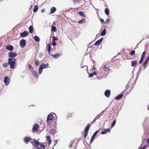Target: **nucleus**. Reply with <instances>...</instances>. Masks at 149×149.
<instances>
[{"label":"nucleus","instance_id":"1","mask_svg":"<svg viewBox=\"0 0 149 149\" xmlns=\"http://www.w3.org/2000/svg\"><path fill=\"white\" fill-rule=\"evenodd\" d=\"M31 143L34 147L37 148V149H45L46 147L45 145L40 143L38 141L35 139H34L33 142L31 141Z\"/></svg>","mask_w":149,"mask_h":149},{"label":"nucleus","instance_id":"2","mask_svg":"<svg viewBox=\"0 0 149 149\" xmlns=\"http://www.w3.org/2000/svg\"><path fill=\"white\" fill-rule=\"evenodd\" d=\"M16 59L14 58H9L8 59V64L10 65V68L14 69L16 65Z\"/></svg>","mask_w":149,"mask_h":149},{"label":"nucleus","instance_id":"3","mask_svg":"<svg viewBox=\"0 0 149 149\" xmlns=\"http://www.w3.org/2000/svg\"><path fill=\"white\" fill-rule=\"evenodd\" d=\"M104 74L103 73V71L100 69L99 71L98 72V74L97 75V79H100L103 78Z\"/></svg>","mask_w":149,"mask_h":149},{"label":"nucleus","instance_id":"4","mask_svg":"<svg viewBox=\"0 0 149 149\" xmlns=\"http://www.w3.org/2000/svg\"><path fill=\"white\" fill-rule=\"evenodd\" d=\"M100 70H103L104 72H106L108 73L110 70V69L109 67L107 66L106 65H102V66L100 68Z\"/></svg>","mask_w":149,"mask_h":149},{"label":"nucleus","instance_id":"5","mask_svg":"<svg viewBox=\"0 0 149 149\" xmlns=\"http://www.w3.org/2000/svg\"><path fill=\"white\" fill-rule=\"evenodd\" d=\"M144 128L145 129L146 128H148L149 127V120L148 118H146L143 124Z\"/></svg>","mask_w":149,"mask_h":149},{"label":"nucleus","instance_id":"6","mask_svg":"<svg viewBox=\"0 0 149 149\" xmlns=\"http://www.w3.org/2000/svg\"><path fill=\"white\" fill-rule=\"evenodd\" d=\"M32 140V139L30 136H26L23 139L24 142L26 144H28Z\"/></svg>","mask_w":149,"mask_h":149},{"label":"nucleus","instance_id":"7","mask_svg":"<svg viewBox=\"0 0 149 149\" xmlns=\"http://www.w3.org/2000/svg\"><path fill=\"white\" fill-rule=\"evenodd\" d=\"M4 82L5 84L7 86L8 85L10 82V79L7 76L5 77L4 79Z\"/></svg>","mask_w":149,"mask_h":149},{"label":"nucleus","instance_id":"8","mask_svg":"<svg viewBox=\"0 0 149 149\" xmlns=\"http://www.w3.org/2000/svg\"><path fill=\"white\" fill-rule=\"evenodd\" d=\"M20 45L22 48L24 47L26 45V41L25 40L22 39L20 42Z\"/></svg>","mask_w":149,"mask_h":149},{"label":"nucleus","instance_id":"9","mask_svg":"<svg viewBox=\"0 0 149 149\" xmlns=\"http://www.w3.org/2000/svg\"><path fill=\"white\" fill-rule=\"evenodd\" d=\"M17 55V54L13 52H10L8 54V57L12 58H14L16 57Z\"/></svg>","mask_w":149,"mask_h":149},{"label":"nucleus","instance_id":"10","mask_svg":"<svg viewBox=\"0 0 149 149\" xmlns=\"http://www.w3.org/2000/svg\"><path fill=\"white\" fill-rule=\"evenodd\" d=\"M29 34V33L27 31H25L23 32L20 33V36L22 38H24L28 36Z\"/></svg>","mask_w":149,"mask_h":149},{"label":"nucleus","instance_id":"11","mask_svg":"<svg viewBox=\"0 0 149 149\" xmlns=\"http://www.w3.org/2000/svg\"><path fill=\"white\" fill-rule=\"evenodd\" d=\"M99 132V131L98 130L96 131L93 134L92 136L90 141V143H91L93 141L95 137L96 136L97 134Z\"/></svg>","mask_w":149,"mask_h":149},{"label":"nucleus","instance_id":"12","mask_svg":"<svg viewBox=\"0 0 149 149\" xmlns=\"http://www.w3.org/2000/svg\"><path fill=\"white\" fill-rule=\"evenodd\" d=\"M39 128V125L37 123H35L33 125L32 128V130L33 131L37 132L38 130V128Z\"/></svg>","mask_w":149,"mask_h":149},{"label":"nucleus","instance_id":"13","mask_svg":"<svg viewBox=\"0 0 149 149\" xmlns=\"http://www.w3.org/2000/svg\"><path fill=\"white\" fill-rule=\"evenodd\" d=\"M53 119V115L52 114H50L48 115L47 118V121L48 124H49V121L52 120Z\"/></svg>","mask_w":149,"mask_h":149},{"label":"nucleus","instance_id":"14","mask_svg":"<svg viewBox=\"0 0 149 149\" xmlns=\"http://www.w3.org/2000/svg\"><path fill=\"white\" fill-rule=\"evenodd\" d=\"M111 91H110L109 90H106L104 93L105 96L107 97H109L110 95Z\"/></svg>","mask_w":149,"mask_h":149},{"label":"nucleus","instance_id":"15","mask_svg":"<svg viewBox=\"0 0 149 149\" xmlns=\"http://www.w3.org/2000/svg\"><path fill=\"white\" fill-rule=\"evenodd\" d=\"M111 131V130L109 128H107L104 130H102L101 134H105L106 133H107V132H110Z\"/></svg>","mask_w":149,"mask_h":149},{"label":"nucleus","instance_id":"16","mask_svg":"<svg viewBox=\"0 0 149 149\" xmlns=\"http://www.w3.org/2000/svg\"><path fill=\"white\" fill-rule=\"evenodd\" d=\"M6 49L7 50L12 51L13 50L14 48L13 46L10 45H8L6 46Z\"/></svg>","mask_w":149,"mask_h":149},{"label":"nucleus","instance_id":"17","mask_svg":"<svg viewBox=\"0 0 149 149\" xmlns=\"http://www.w3.org/2000/svg\"><path fill=\"white\" fill-rule=\"evenodd\" d=\"M31 72L32 73L33 75L36 78H38V75L37 72L34 70L33 71V72Z\"/></svg>","mask_w":149,"mask_h":149},{"label":"nucleus","instance_id":"18","mask_svg":"<svg viewBox=\"0 0 149 149\" xmlns=\"http://www.w3.org/2000/svg\"><path fill=\"white\" fill-rule=\"evenodd\" d=\"M149 60V56L147 57V58L145 61L143 63V67H144V69H145L146 64L147 63Z\"/></svg>","mask_w":149,"mask_h":149},{"label":"nucleus","instance_id":"19","mask_svg":"<svg viewBox=\"0 0 149 149\" xmlns=\"http://www.w3.org/2000/svg\"><path fill=\"white\" fill-rule=\"evenodd\" d=\"M47 45V49L48 53L49 54H50V52L51 51V45L50 43H49L48 45Z\"/></svg>","mask_w":149,"mask_h":149},{"label":"nucleus","instance_id":"20","mask_svg":"<svg viewBox=\"0 0 149 149\" xmlns=\"http://www.w3.org/2000/svg\"><path fill=\"white\" fill-rule=\"evenodd\" d=\"M137 62L136 60H134L131 61V66L132 67H135L137 65Z\"/></svg>","mask_w":149,"mask_h":149},{"label":"nucleus","instance_id":"21","mask_svg":"<svg viewBox=\"0 0 149 149\" xmlns=\"http://www.w3.org/2000/svg\"><path fill=\"white\" fill-rule=\"evenodd\" d=\"M61 55V54H57L55 55H51V56L54 57V58L56 59L59 58Z\"/></svg>","mask_w":149,"mask_h":149},{"label":"nucleus","instance_id":"22","mask_svg":"<svg viewBox=\"0 0 149 149\" xmlns=\"http://www.w3.org/2000/svg\"><path fill=\"white\" fill-rule=\"evenodd\" d=\"M91 125V124H88L86 127L85 129L84 130V132H88V131Z\"/></svg>","mask_w":149,"mask_h":149},{"label":"nucleus","instance_id":"23","mask_svg":"<svg viewBox=\"0 0 149 149\" xmlns=\"http://www.w3.org/2000/svg\"><path fill=\"white\" fill-rule=\"evenodd\" d=\"M123 94L122 93L118 95L115 97V99L116 100H119L123 96Z\"/></svg>","mask_w":149,"mask_h":149},{"label":"nucleus","instance_id":"24","mask_svg":"<svg viewBox=\"0 0 149 149\" xmlns=\"http://www.w3.org/2000/svg\"><path fill=\"white\" fill-rule=\"evenodd\" d=\"M48 65V64L47 63L45 64H44L43 63L41 64L40 65V67H41V68L43 69L45 68H46V66H47Z\"/></svg>","mask_w":149,"mask_h":149},{"label":"nucleus","instance_id":"25","mask_svg":"<svg viewBox=\"0 0 149 149\" xmlns=\"http://www.w3.org/2000/svg\"><path fill=\"white\" fill-rule=\"evenodd\" d=\"M46 139L49 143V145H50L52 143V141L51 140L50 136H47Z\"/></svg>","mask_w":149,"mask_h":149},{"label":"nucleus","instance_id":"26","mask_svg":"<svg viewBox=\"0 0 149 149\" xmlns=\"http://www.w3.org/2000/svg\"><path fill=\"white\" fill-rule=\"evenodd\" d=\"M56 10V8L54 7H52L50 10V13L52 14L54 13Z\"/></svg>","mask_w":149,"mask_h":149},{"label":"nucleus","instance_id":"27","mask_svg":"<svg viewBox=\"0 0 149 149\" xmlns=\"http://www.w3.org/2000/svg\"><path fill=\"white\" fill-rule=\"evenodd\" d=\"M33 38L36 42H39L40 41V38L37 36H34Z\"/></svg>","mask_w":149,"mask_h":149},{"label":"nucleus","instance_id":"28","mask_svg":"<svg viewBox=\"0 0 149 149\" xmlns=\"http://www.w3.org/2000/svg\"><path fill=\"white\" fill-rule=\"evenodd\" d=\"M85 19H83L79 21L78 22L79 24H84L85 23Z\"/></svg>","mask_w":149,"mask_h":149},{"label":"nucleus","instance_id":"29","mask_svg":"<svg viewBox=\"0 0 149 149\" xmlns=\"http://www.w3.org/2000/svg\"><path fill=\"white\" fill-rule=\"evenodd\" d=\"M28 68L31 71V72H33V71L34 70L33 67L30 64L28 65Z\"/></svg>","mask_w":149,"mask_h":149},{"label":"nucleus","instance_id":"30","mask_svg":"<svg viewBox=\"0 0 149 149\" xmlns=\"http://www.w3.org/2000/svg\"><path fill=\"white\" fill-rule=\"evenodd\" d=\"M106 33V30L105 29H104L101 32V35L102 36H104L105 35Z\"/></svg>","mask_w":149,"mask_h":149},{"label":"nucleus","instance_id":"31","mask_svg":"<svg viewBox=\"0 0 149 149\" xmlns=\"http://www.w3.org/2000/svg\"><path fill=\"white\" fill-rule=\"evenodd\" d=\"M29 32L32 33L33 31V27L32 26H30L29 28Z\"/></svg>","mask_w":149,"mask_h":149},{"label":"nucleus","instance_id":"32","mask_svg":"<svg viewBox=\"0 0 149 149\" xmlns=\"http://www.w3.org/2000/svg\"><path fill=\"white\" fill-rule=\"evenodd\" d=\"M116 119H114L111 124V128H113L115 125L116 123Z\"/></svg>","mask_w":149,"mask_h":149},{"label":"nucleus","instance_id":"33","mask_svg":"<svg viewBox=\"0 0 149 149\" xmlns=\"http://www.w3.org/2000/svg\"><path fill=\"white\" fill-rule=\"evenodd\" d=\"M39 63V61L38 60H35V64L36 66H38Z\"/></svg>","mask_w":149,"mask_h":149},{"label":"nucleus","instance_id":"34","mask_svg":"<svg viewBox=\"0 0 149 149\" xmlns=\"http://www.w3.org/2000/svg\"><path fill=\"white\" fill-rule=\"evenodd\" d=\"M109 11L107 8H106L105 9V13L107 15H108L109 14Z\"/></svg>","mask_w":149,"mask_h":149},{"label":"nucleus","instance_id":"35","mask_svg":"<svg viewBox=\"0 0 149 149\" xmlns=\"http://www.w3.org/2000/svg\"><path fill=\"white\" fill-rule=\"evenodd\" d=\"M38 9V6L37 5L35 6L33 10V12L34 13H36Z\"/></svg>","mask_w":149,"mask_h":149},{"label":"nucleus","instance_id":"36","mask_svg":"<svg viewBox=\"0 0 149 149\" xmlns=\"http://www.w3.org/2000/svg\"><path fill=\"white\" fill-rule=\"evenodd\" d=\"M8 63H5L3 64L2 66L4 68H6L8 67Z\"/></svg>","mask_w":149,"mask_h":149},{"label":"nucleus","instance_id":"37","mask_svg":"<svg viewBox=\"0 0 149 149\" xmlns=\"http://www.w3.org/2000/svg\"><path fill=\"white\" fill-rule=\"evenodd\" d=\"M79 14L82 17H85L86 16V15L83 12L80 11L79 12Z\"/></svg>","mask_w":149,"mask_h":149},{"label":"nucleus","instance_id":"38","mask_svg":"<svg viewBox=\"0 0 149 149\" xmlns=\"http://www.w3.org/2000/svg\"><path fill=\"white\" fill-rule=\"evenodd\" d=\"M82 1H84V0H75L74 1V3H80Z\"/></svg>","mask_w":149,"mask_h":149},{"label":"nucleus","instance_id":"39","mask_svg":"<svg viewBox=\"0 0 149 149\" xmlns=\"http://www.w3.org/2000/svg\"><path fill=\"white\" fill-rule=\"evenodd\" d=\"M42 70H43V69H42L41 68V67H39V70H38V72H39V74H41L42 73Z\"/></svg>","mask_w":149,"mask_h":149},{"label":"nucleus","instance_id":"40","mask_svg":"<svg viewBox=\"0 0 149 149\" xmlns=\"http://www.w3.org/2000/svg\"><path fill=\"white\" fill-rule=\"evenodd\" d=\"M52 31L55 32L56 31V27L54 26H52Z\"/></svg>","mask_w":149,"mask_h":149},{"label":"nucleus","instance_id":"41","mask_svg":"<svg viewBox=\"0 0 149 149\" xmlns=\"http://www.w3.org/2000/svg\"><path fill=\"white\" fill-rule=\"evenodd\" d=\"M145 54H146V52H145V51H144L142 53V55H141V58H144V57H145Z\"/></svg>","mask_w":149,"mask_h":149},{"label":"nucleus","instance_id":"42","mask_svg":"<svg viewBox=\"0 0 149 149\" xmlns=\"http://www.w3.org/2000/svg\"><path fill=\"white\" fill-rule=\"evenodd\" d=\"M135 51L134 50L130 52V54L131 55H133L135 54Z\"/></svg>","mask_w":149,"mask_h":149},{"label":"nucleus","instance_id":"43","mask_svg":"<svg viewBox=\"0 0 149 149\" xmlns=\"http://www.w3.org/2000/svg\"><path fill=\"white\" fill-rule=\"evenodd\" d=\"M100 43V42L99 41V40H98L95 42L94 45H98Z\"/></svg>","mask_w":149,"mask_h":149},{"label":"nucleus","instance_id":"44","mask_svg":"<svg viewBox=\"0 0 149 149\" xmlns=\"http://www.w3.org/2000/svg\"><path fill=\"white\" fill-rule=\"evenodd\" d=\"M72 116V113H68V114L67 115V117H71Z\"/></svg>","mask_w":149,"mask_h":149},{"label":"nucleus","instance_id":"45","mask_svg":"<svg viewBox=\"0 0 149 149\" xmlns=\"http://www.w3.org/2000/svg\"><path fill=\"white\" fill-rule=\"evenodd\" d=\"M57 38L55 37L54 36L52 37V40L53 41H54L55 40H57Z\"/></svg>","mask_w":149,"mask_h":149},{"label":"nucleus","instance_id":"46","mask_svg":"<svg viewBox=\"0 0 149 149\" xmlns=\"http://www.w3.org/2000/svg\"><path fill=\"white\" fill-rule=\"evenodd\" d=\"M88 133V132H85L84 134V137L85 138H86V137Z\"/></svg>","mask_w":149,"mask_h":149},{"label":"nucleus","instance_id":"47","mask_svg":"<svg viewBox=\"0 0 149 149\" xmlns=\"http://www.w3.org/2000/svg\"><path fill=\"white\" fill-rule=\"evenodd\" d=\"M143 58H141L139 62V63L140 64H141L143 60Z\"/></svg>","mask_w":149,"mask_h":149},{"label":"nucleus","instance_id":"48","mask_svg":"<svg viewBox=\"0 0 149 149\" xmlns=\"http://www.w3.org/2000/svg\"><path fill=\"white\" fill-rule=\"evenodd\" d=\"M94 76L93 73H90L89 74V77H92Z\"/></svg>","mask_w":149,"mask_h":149},{"label":"nucleus","instance_id":"49","mask_svg":"<svg viewBox=\"0 0 149 149\" xmlns=\"http://www.w3.org/2000/svg\"><path fill=\"white\" fill-rule=\"evenodd\" d=\"M45 8H43L41 10V12L42 13H43L45 12Z\"/></svg>","mask_w":149,"mask_h":149},{"label":"nucleus","instance_id":"50","mask_svg":"<svg viewBox=\"0 0 149 149\" xmlns=\"http://www.w3.org/2000/svg\"><path fill=\"white\" fill-rule=\"evenodd\" d=\"M109 21V19H107L105 21V23H108Z\"/></svg>","mask_w":149,"mask_h":149},{"label":"nucleus","instance_id":"51","mask_svg":"<svg viewBox=\"0 0 149 149\" xmlns=\"http://www.w3.org/2000/svg\"><path fill=\"white\" fill-rule=\"evenodd\" d=\"M52 44L53 45L55 46L56 45V43L55 42H52Z\"/></svg>","mask_w":149,"mask_h":149},{"label":"nucleus","instance_id":"52","mask_svg":"<svg viewBox=\"0 0 149 149\" xmlns=\"http://www.w3.org/2000/svg\"><path fill=\"white\" fill-rule=\"evenodd\" d=\"M103 40V38H102L98 40L100 42H101Z\"/></svg>","mask_w":149,"mask_h":149},{"label":"nucleus","instance_id":"53","mask_svg":"<svg viewBox=\"0 0 149 149\" xmlns=\"http://www.w3.org/2000/svg\"><path fill=\"white\" fill-rule=\"evenodd\" d=\"M93 74L94 75H97V74H98V72L97 73L95 71H94L93 72Z\"/></svg>","mask_w":149,"mask_h":149},{"label":"nucleus","instance_id":"54","mask_svg":"<svg viewBox=\"0 0 149 149\" xmlns=\"http://www.w3.org/2000/svg\"><path fill=\"white\" fill-rule=\"evenodd\" d=\"M147 147V146L146 145L144 147H143V148H141L140 149H145Z\"/></svg>","mask_w":149,"mask_h":149},{"label":"nucleus","instance_id":"55","mask_svg":"<svg viewBox=\"0 0 149 149\" xmlns=\"http://www.w3.org/2000/svg\"><path fill=\"white\" fill-rule=\"evenodd\" d=\"M99 117H100L98 115H97V116L95 118L97 120V119H99Z\"/></svg>","mask_w":149,"mask_h":149},{"label":"nucleus","instance_id":"56","mask_svg":"<svg viewBox=\"0 0 149 149\" xmlns=\"http://www.w3.org/2000/svg\"><path fill=\"white\" fill-rule=\"evenodd\" d=\"M100 22L102 23V22H104V20L103 19H100Z\"/></svg>","mask_w":149,"mask_h":149},{"label":"nucleus","instance_id":"57","mask_svg":"<svg viewBox=\"0 0 149 149\" xmlns=\"http://www.w3.org/2000/svg\"><path fill=\"white\" fill-rule=\"evenodd\" d=\"M96 120H97L95 118V119L93 120V122H92L91 124H93L95 123Z\"/></svg>","mask_w":149,"mask_h":149},{"label":"nucleus","instance_id":"58","mask_svg":"<svg viewBox=\"0 0 149 149\" xmlns=\"http://www.w3.org/2000/svg\"><path fill=\"white\" fill-rule=\"evenodd\" d=\"M102 112H101L99 115H98L99 116V117H100V116H102Z\"/></svg>","mask_w":149,"mask_h":149},{"label":"nucleus","instance_id":"59","mask_svg":"<svg viewBox=\"0 0 149 149\" xmlns=\"http://www.w3.org/2000/svg\"><path fill=\"white\" fill-rule=\"evenodd\" d=\"M147 142L148 144H149V138L148 139L147 141Z\"/></svg>","mask_w":149,"mask_h":149},{"label":"nucleus","instance_id":"60","mask_svg":"<svg viewBox=\"0 0 149 149\" xmlns=\"http://www.w3.org/2000/svg\"><path fill=\"white\" fill-rule=\"evenodd\" d=\"M72 144L70 143V145L69 146V147L70 148H72Z\"/></svg>","mask_w":149,"mask_h":149},{"label":"nucleus","instance_id":"61","mask_svg":"<svg viewBox=\"0 0 149 149\" xmlns=\"http://www.w3.org/2000/svg\"><path fill=\"white\" fill-rule=\"evenodd\" d=\"M53 130H50V133H53L54 134V132H53Z\"/></svg>","mask_w":149,"mask_h":149},{"label":"nucleus","instance_id":"62","mask_svg":"<svg viewBox=\"0 0 149 149\" xmlns=\"http://www.w3.org/2000/svg\"><path fill=\"white\" fill-rule=\"evenodd\" d=\"M74 141H71V142H70V143L72 144L74 143Z\"/></svg>","mask_w":149,"mask_h":149},{"label":"nucleus","instance_id":"63","mask_svg":"<svg viewBox=\"0 0 149 149\" xmlns=\"http://www.w3.org/2000/svg\"><path fill=\"white\" fill-rule=\"evenodd\" d=\"M148 109L149 111V104L148 106Z\"/></svg>","mask_w":149,"mask_h":149},{"label":"nucleus","instance_id":"64","mask_svg":"<svg viewBox=\"0 0 149 149\" xmlns=\"http://www.w3.org/2000/svg\"><path fill=\"white\" fill-rule=\"evenodd\" d=\"M32 149H37L36 147H33Z\"/></svg>","mask_w":149,"mask_h":149}]
</instances>
